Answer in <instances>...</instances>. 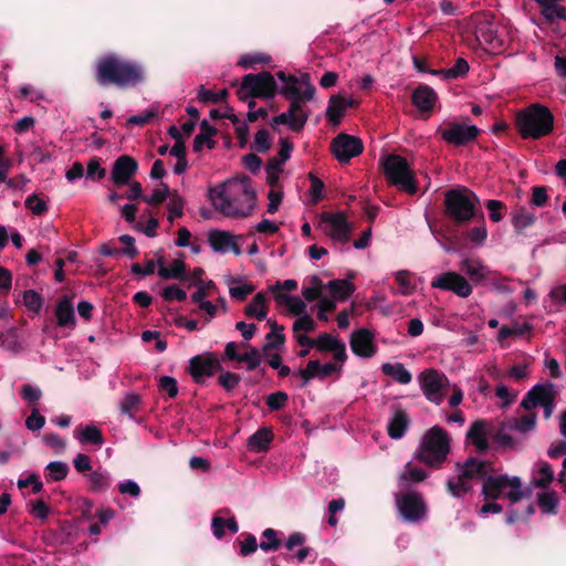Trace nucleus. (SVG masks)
I'll list each match as a JSON object with an SVG mask.
<instances>
[{
    "mask_svg": "<svg viewBox=\"0 0 566 566\" xmlns=\"http://www.w3.org/2000/svg\"><path fill=\"white\" fill-rule=\"evenodd\" d=\"M185 203V199L177 191H172L167 201L169 223H174L177 218L182 217Z\"/></svg>",
    "mask_w": 566,
    "mask_h": 566,
    "instance_id": "nucleus-35",
    "label": "nucleus"
},
{
    "mask_svg": "<svg viewBox=\"0 0 566 566\" xmlns=\"http://www.w3.org/2000/svg\"><path fill=\"white\" fill-rule=\"evenodd\" d=\"M308 363H315L317 366L313 369L316 378L323 379L332 374H340L343 366L337 363L321 364L318 360H310Z\"/></svg>",
    "mask_w": 566,
    "mask_h": 566,
    "instance_id": "nucleus-45",
    "label": "nucleus"
},
{
    "mask_svg": "<svg viewBox=\"0 0 566 566\" xmlns=\"http://www.w3.org/2000/svg\"><path fill=\"white\" fill-rule=\"evenodd\" d=\"M262 361L261 353L258 348L252 347L248 352L241 354L237 363L245 365L247 370H255Z\"/></svg>",
    "mask_w": 566,
    "mask_h": 566,
    "instance_id": "nucleus-44",
    "label": "nucleus"
},
{
    "mask_svg": "<svg viewBox=\"0 0 566 566\" xmlns=\"http://www.w3.org/2000/svg\"><path fill=\"white\" fill-rule=\"evenodd\" d=\"M284 335L282 328H279L274 323L272 331L266 335V344L263 346V352L266 353L271 348H279L284 344Z\"/></svg>",
    "mask_w": 566,
    "mask_h": 566,
    "instance_id": "nucleus-49",
    "label": "nucleus"
},
{
    "mask_svg": "<svg viewBox=\"0 0 566 566\" xmlns=\"http://www.w3.org/2000/svg\"><path fill=\"white\" fill-rule=\"evenodd\" d=\"M43 297L34 290H27L23 293V304L29 312L38 314L43 306Z\"/></svg>",
    "mask_w": 566,
    "mask_h": 566,
    "instance_id": "nucleus-41",
    "label": "nucleus"
},
{
    "mask_svg": "<svg viewBox=\"0 0 566 566\" xmlns=\"http://www.w3.org/2000/svg\"><path fill=\"white\" fill-rule=\"evenodd\" d=\"M363 149V143L358 137L344 133L337 135L332 143V151L342 164H346L352 158L360 155Z\"/></svg>",
    "mask_w": 566,
    "mask_h": 566,
    "instance_id": "nucleus-16",
    "label": "nucleus"
},
{
    "mask_svg": "<svg viewBox=\"0 0 566 566\" xmlns=\"http://www.w3.org/2000/svg\"><path fill=\"white\" fill-rule=\"evenodd\" d=\"M460 268L474 283H482L491 280V275L494 274V272L478 256H462Z\"/></svg>",
    "mask_w": 566,
    "mask_h": 566,
    "instance_id": "nucleus-18",
    "label": "nucleus"
},
{
    "mask_svg": "<svg viewBox=\"0 0 566 566\" xmlns=\"http://www.w3.org/2000/svg\"><path fill=\"white\" fill-rule=\"evenodd\" d=\"M24 203L25 207L35 216H42L48 211L46 202L36 195L29 196Z\"/></svg>",
    "mask_w": 566,
    "mask_h": 566,
    "instance_id": "nucleus-54",
    "label": "nucleus"
},
{
    "mask_svg": "<svg viewBox=\"0 0 566 566\" xmlns=\"http://www.w3.org/2000/svg\"><path fill=\"white\" fill-rule=\"evenodd\" d=\"M221 369V361L211 353L193 356L189 360V370L196 382H203Z\"/></svg>",
    "mask_w": 566,
    "mask_h": 566,
    "instance_id": "nucleus-15",
    "label": "nucleus"
},
{
    "mask_svg": "<svg viewBox=\"0 0 566 566\" xmlns=\"http://www.w3.org/2000/svg\"><path fill=\"white\" fill-rule=\"evenodd\" d=\"M516 127L523 138L539 139L554 128V116L548 107L532 104L516 114Z\"/></svg>",
    "mask_w": 566,
    "mask_h": 566,
    "instance_id": "nucleus-5",
    "label": "nucleus"
},
{
    "mask_svg": "<svg viewBox=\"0 0 566 566\" xmlns=\"http://www.w3.org/2000/svg\"><path fill=\"white\" fill-rule=\"evenodd\" d=\"M245 314L259 321H263L268 315L266 298L263 293H258L250 304L245 307Z\"/></svg>",
    "mask_w": 566,
    "mask_h": 566,
    "instance_id": "nucleus-33",
    "label": "nucleus"
},
{
    "mask_svg": "<svg viewBox=\"0 0 566 566\" xmlns=\"http://www.w3.org/2000/svg\"><path fill=\"white\" fill-rule=\"evenodd\" d=\"M396 506L402 518L416 523L424 518L427 506L420 493L401 490L395 494Z\"/></svg>",
    "mask_w": 566,
    "mask_h": 566,
    "instance_id": "nucleus-11",
    "label": "nucleus"
},
{
    "mask_svg": "<svg viewBox=\"0 0 566 566\" xmlns=\"http://www.w3.org/2000/svg\"><path fill=\"white\" fill-rule=\"evenodd\" d=\"M353 105L354 101L352 98H345L339 95L332 96L328 102L326 115L334 125H338L345 111Z\"/></svg>",
    "mask_w": 566,
    "mask_h": 566,
    "instance_id": "nucleus-23",
    "label": "nucleus"
},
{
    "mask_svg": "<svg viewBox=\"0 0 566 566\" xmlns=\"http://www.w3.org/2000/svg\"><path fill=\"white\" fill-rule=\"evenodd\" d=\"M54 314L56 317V324L60 327H74L75 326V314H74V307L72 304V301L70 297L64 296L63 298L59 300L55 308Z\"/></svg>",
    "mask_w": 566,
    "mask_h": 566,
    "instance_id": "nucleus-22",
    "label": "nucleus"
},
{
    "mask_svg": "<svg viewBox=\"0 0 566 566\" xmlns=\"http://www.w3.org/2000/svg\"><path fill=\"white\" fill-rule=\"evenodd\" d=\"M450 451V439L444 429L434 426L422 437L417 458L428 465H440Z\"/></svg>",
    "mask_w": 566,
    "mask_h": 566,
    "instance_id": "nucleus-6",
    "label": "nucleus"
},
{
    "mask_svg": "<svg viewBox=\"0 0 566 566\" xmlns=\"http://www.w3.org/2000/svg\"><path fill=\"white\" fill-rule=\"evenodd\" d=\"M476 39L481 43L488 44L492 50H496L501 46L502 42L499 39L496 31L492 23L485 21L480 23L475 29Z\"/></svg>",
    "mask_w": 566,
    "mask_h": 566,
    "instance_id": "nucleus-27",
    "label": "nucleus"
},
{
    "mask_svg": "<svg viewBox=\"0 0 566 566\" xmlns=\"http://www.w3.org/2000/svg\"><path fill=\"white\" fill-rule=\"evenodd\" d=\"M325 287L331 291L336 300H346L355 291V285L349 280H332Z\"/></svg>",
    "mask_w": 566,
    "mask_h": 566,
    "instance_id": "nucleus-31",
    "label": "nucleus"
},
{
    "mask_svg": "<svg viewBox=\"0 0 566 566\" xmlns=\"http://www.w3.org/2000/svg\"><path fill=\"white\" fill-rule=\"evenodd\" d=\"M489 463L470 458L458 468L457 476L448 480V490L453 496L461 497L472 490L475 482L482 481L485 501L507 499L511 504H515L525 496L526 492L518 476L493 475Z\"/></svg>",
    "mask_w": 566,
    "mask_h": 566,
    "instance_id": "nucleus-2",
    "label": "nucleus"
},
{
    "mask_svg": "<svg viewBox=\"0 0 566 566\" xmlns=\"http://www.w3.org/2000/svg\"><path fill=\"white\" fill-rule=\"evenodd\" d=\"M418 380L423 396L432 403L439 406L444 400V389L449 379L436 369H426L419 374Z\"/></svg>",
    "mask_w": 566,
    "mask_h": 566,
    "instance_id": "nucleus-12",
    "label": "nucleus"
},
{
    "mask_svg": "<svg viewBox=\"0 0 566 566\" xmlns=\"http://www.w3.org/2000/svg\"><path fill=\"white\" fill-rule=\"evenodd\" d=\"M145 80L142 65L108 55L102 59L97 66V82L102 86L115 84L118 87H129Z\"/></svg>",
    "mask_w": 566,
    "mask_h": 566,
    "instance_id": "nucleus-4",
    "label": "nucleus"
},
{
    "mask_svg": "<svg viewBox=\"0 0 566 566\" xmlns=\"http://www.w3.org/2000/svg\"><path fill=\"white\" fill-rule=\"evenodd\" d=\"M276 301L285 305L291 313L298 316L306 313V304L298 296L284 294L283 292H275Z\"/></svg>",
    "mask_w": 566,
    "mask_h": 566,
    "instance_id": "nucleus-32",
    "label": "nucleus"
},
{
    "mask_svg": "<svg viewBox=\"0 0 566 566\" xmlns=\"http://www.w3.org/2000/svg\"><path fill=\"white\" fill-rule=\"evenodd\" d=\"M426 476L427 473L422 469L412 465L411 462H408L399 475L398 486L401 490H408L411 483H419L423 481Z\"/></svg>",
    "mask_w": 566,
    "mask_h": 566,
    "instance_id": "nucleus-26",
    "label": "nucleus"
},
{
    "mask_svg": "<svg viewBox=\"0 0 566 566\" xmlns=\"http://www.w3.org/2000/svg\"><path fill=\"white\" fill-rule=\"evenodd\" d=\"M118 491L123 495H129L133 499L140 496V486L134 480H124L118 483Z\"/></svg>",
    "mask_w": 566,
    "mask_h": 566,
    "instance_id": "nucleus-56",
    "label": "nucleus"
},
{
    "mask_svg": "<svg viewBox=\"0 0 566 566\" xmlns=\"http://www.w3.org/2000/svg\"><path fill=\"white\" fill-rule=\"evenodd\" d=\"M535 221L534 213L530 212L526 209H521L515 212L513 216V227L516 231L521 232L525 230L526 228L531 227Z\"/></svg>",
    "mask_w": 566,
    "mask_h": 566,
    "instance_id": "nucleus-43",
    "label": "nucleus"
},
{
    "mask_svg": "<svg viewBox=\"0 0 566 566\" xmlns=\"http://www.w3.org/2000/svg\"><path fill=\"white\" fill-rule=\"evenodd\" d=\"M469 71V64L464 59H458L455 64L447 70H440V71H433L432 74L434 75H442L443 78L450 80V78H457L464 74H467Z\"/></svg>",
    "mask_w": 566,
    "mask_h": 566,
    "instance_id": "nucleus-39",
    "label": "nucleus"
},
{
    "mask_svg": "<svg viewBox=\"0 0 566 566\" xmlns=\"http://www.w3.org/2000/svg\"><path fill=\"white\" fill-rule=\"evenodd\" d=\"M158 387L160 390L166 391L170 398H174L178 394L177 381L174 377L161 376L158 380Z\"/></svg>",
    "mask_w": 566,
    "mask_h": 566,
    "instance_id": "nucleus-60",
    "label": "nucleus"
},
{
    "mask_svg": "<svg viewBox=\"0 0 566 566\" xmlns=\"http://www.w3.org/2000/svg\"><path fill=\"white\" fill-rule=\"evenodd\" d=\"M275 76L269 72L248 74L243 77L237 94L239 99H248L252 96L272 98L275 93H281L291 102L287 112L281 113L273 118L274 125H286L293 130L303 128L307 120V113L303 109V103L311 101L315 94V87L311 84L307 74L296 77L286 75L283 71Z\"/></svg>",
    "mask_w": 566,
    "mask_h": 566,
    "instance_id": "nucleus-1",
    "label": "nucleus"
},
{
    "mask_svg": "<svg viewBox=\"0 0 566 566\" xmlns=\"http://www.w3.org/2000/svg\"><path fill=\"white\" fill-rule=\"evenodd\" d=\"M558 505V497L555 492H542L538 494V506L545 514H555Z\"/></svg>",
    "mask_w": 566,
    "mask_h": 566,
    "instance_id": "nucleus-40",
    "label": "nucleus"
},
{
    "mask_svg": "<svg viewBox=\"0 0 566 566\" xmlns=\"http://www.w3.org/2000/svg\"><path fill=\"white\" fill-rule=\"evenodd\" d=\"M44 424L45 418L42 415H40L36 408H33L31 415L25 420V427L30 431H39L44 427Z\"/></svg>",
    "mask_w": 566,
    "mask_h": 566,
    "instance_id": "nucleus-58",
    "label": "nucleus"
},
{
    "mask_svg": "<svg viewBox=\"0 0 566 566\" xmlns=\"http://www.w3.org/2000/svg\"><path fill=\"white\" fill-rule=\"evenodd\" d=\"M46 470L49 471V479L52 481L64 480L70 471L69 465L62 461H51L46 465Z\"/></svg>",
    "mask_w": 566,
    "mask_h": 566,
    "instance_id": "nucleus-48",
    "label": "nucleus"
},
{
    "mask_svg": "<svg viewBox=\"0 0 566 566\" xmlns=\"http://www.w3.org/2000/svg\"><path fill=\"white\" fill-rule=\"evenodd\" d=\"M262 538L263 539L259 544V547L264 552L276 551L281 545V542L277 538V532L273 528L264 530Z\"/></svg>",
    "mask_w": 566,
    "mask_h": 566,
    "instance_id": "nucleus-47",
    "label": "nucleus"
},
{
    "mask_svg": "<svg viewBox=\"0 0 566 566\" xmlns=\"http://www.w3.org/2000/svg\"><path fill=\"white\" fill-rule=\"evenodd\" d=\"M430 286L432 289L452 292L462 298L469 297L473 291L470 282L463 275L454 271H447L437 275L431 281Z\"/></svg>",
    "mask_w": 566,
    "mask_h": 566,
    "instance_id": "nucleus-13",
    "label": "nucleus"
},
{
    "mask_svg": "<svg viewBox=\"0 0 566 566\" xmlns=\"http://www.w3.org/2000/svg\"><path fill=\"white\" fill-rule=\"evenodd\" d=\"M488 238V229L485 224H481L478 227L472 228L468 232V239L469 241L474 244L475 247H482Z\"/></svg>",
    "mask_w": 566,
    "mask_h": 566,
    "instance_id": "nucleus-55",
    "label": "nucleus"
},
{
    "mask_svg": "<svg viewBox=\"0 0 566 566\" xmlns=\"http://www.w3.org/2000/svg\"><path fill=\"white\" fill-rule=\"evenodd\" d=\"M138 165L129 156H120L113 165L112 180L116 186L126 185L137 171Z\"/></svg>",
    "mask_w": 566,
    "mask_h": 566,
    "instance_id": "nucleus-20",
    "label": "nucleus"
},
{
    "mask_svg": "<svg viewBox=\"0 0 566 566\" xmlns=\"http://www.w3.org/2000/svg\"><path fill=\"white\" fill-rule=\"evenodd\" d=\"M485 207L489 210L490 219L493 222H500L503 219L501 210L505 208V205L502 201L491 199L486 201Z\"/></svg>",
    "mask_w": 566,
    "mask_h": 566,
    "instance_id": "nucleus-64",
    "label": "nucleus"
},
{
    "mask_svg": "<svg viewBox=\"0 0 566 566\" xmlns=\"http://www.w3.org/2000/svg\"><path fill=\"white\" fill-rule=\"evenodd\" d=\"M338 339L332 334L323 333L315 339V347L321 352H329Z\"/></svg>",
    "mask_w": 566,
    "mask_h": 566,
    "instance_id": "nucleus-61",
    "label": "nucleus"
},
{
    "mask_svg": "<svg viewBox=\"0 0 566 566\" xmlns=\"http://www.w3.org/2000/svg\"><path fill=\"white\" fill-rule=\"evenodd\" d=\"M446 209L457 222H467L474 216L478 197L465 188L451 189L446 193Z\"/></svg>",
    "mask_w": 566,
    "mask_h": 566,
    "instance_id": "nucleus-8",
    "label": "nucleus"
},
{
    "mask_svg": "<svg viewBox=\"0 0 566 566\" xmlns=\"http://www.w3.org/2000/svg\"><path fill=\"white\" fill-rule=\"evenodd\" d=\"M381 371L401 385H407L412 379L411 373L401 363H385Z\"/></svg>",
    "mask_w": 566,
    "mask_h": 566,
    "instance_id": "nucleus-28",
    "label": "nucleus"
},
{
    "mask_svg": "<svg viewBox=\"0 0 566 566\" xmlns=\"http://www.w3.org/2000/svg\"><path fill=\"white\" fill-rule=\"evenodd\" d=\"M349 345L352 352L360 358H371L378 350L375 334L368 328L354 331L349 338Z\"/></svg>",
    "mask_w": 566,
    "mask_h": 566,
    "instance_id": "nucleus-17",
    "label": "nucleus"
},
{
    "mask_svg": "<svg viewBox=\"0 0 566 566\" xmlns=\"http://www.w3.org/2000/svg\"><path fill=\"white\" fill-rule=\"evenodd\" d=\"M209 243L211 249L218 253L233 252L235 255L241 253L237 238L223 230L211 231L209 233Z\"/></svg>",
    "mask_w": 566,
    "mask_h": 566,
    "instance_id": "nucleus-19",
    "label": "nucleus"
},
{
    "mask_svg": "<svg viewBox=\"0 0 566 566\" xmlns=\"http://www.w3.org/2000/svg\"><path fill=\"white\" fill-rule=\"evenodd\" d=\"M410 273L406 270H400L395 273V280L399 285L398 293L401 295H410L412 294L415 286L411 283Z\"/></svg>",
    "mask_w": 566,
    "mask_h": 566,
    "instance_id": "nucleus-51",
    "label": "nucleus"
},
{
    "mask_svg": "<svg viewBox=\"0 0 566 566\" xmlns=\"http://www.w3.org/2000/svg\"><path fill=\"white\" fill-rule=\"evenodd\" d=\"M315 328H316V323L313 319V317L307 313L298 315L296 321L293 324V331L295 334H297L300 332H305V333L312 332Z\"/></svg>",
    "mask_w": 566,
    "mask_h": 566,
    "instance_id": "nucleus-52",
    "label": "nucleus"
},
{
    "mask_svg": "<svg viewBox=\"0 0 566 566\" xmlns=\"http://www.w3.org/2000/svg\"><path fill=\"white\" fill-rule=\"evenodd\" d=\"M171 193L172 191L170 190L169 186L165 182H161L156 189L153 190L151 195L144 197V201L149 205H159L166 199L168 200Z\"/></svg>",
    "mask_w": 566,
    "mask_h": 566,
    "instance_id": "nucleus-46",
    "label": "nucleus"
},
{
    "mask_svg": "<svg viewBox=\"0 0 566 566\" xmlns=\"http://www.w3.org/2000/svg\"><path fill=\"white\" fill-rule=\"evenodd\" d=\"M253 286L248 283H241L239 285H232L229 287V294L232 298L242 301L244 300L249 294L253 292Z\"/></svg>",
    "mask_w": 566,
    "mask_h": 566,
    "instance_id": "nucleus-63",
    "label": "nucleus"
},
{
    "mask_svg": "<svg viewBox=\"0 0 566 566\" xmlns=\"http://www.w3.org/2000/svg\"><path fill=\"white\" fill-rule=\"evenodd\" d=\"M196 292L191 295V301L193 303L201 302L207 300L208 296H210L213 291L217 289L213 281H202L199 280L196 284Z\"/></svg>",
    "mask_w": 566,
    "mask_h": 566,
    "instance_id": "nucleus-42",
    "label": "nucleus"
},
{
    "mask_svg": "<svg viewBox=\"0 0 566 566\" xmlns=\"http://www.w3.org/2000/svg\"><path fill=\"white\" fill-rule=\"evenodd\" d=\"M318 228L333 241L345 243L353 230L345 212H322L318 217Z\"/></svg>",
    "mask_w": 566,
    "mask_h": 566,
    "instance_id": "nucleus-10",
    "label": "nucleus"
},
{
    "mask_svg": "<svg viewBox=\"0 0 566 566\" xmlns=\"http://www.w3.org/2000/svg\"><path fill=\"white\" fill-rule=\"evenodd\" d=\"M186 272V266L182 260L176 259L168 266L164 265L163 259L158 260V276L165 280L182 279Z\"/></svg>",
    "mask_w": 566,
    "mask_h": 566,
    "instance_id": "nucleus-30",
    "label": "nucleus"
},
{
    "mask_svg": "<svg viewBox=\"0 0 566 566\" xmlns=\"http://www.w3.org/2000/svg\"><path fill=\"white\" fill-rule=\"evenodd\" d=\"M209 199L218 212L230 218H244L256 203L255 190L249 178H231L209 189Z\"/></svg>",
    "mask_w": 566,
    "mask_h": 566,
    "instance_id": "nucleus-3",
    "label": "nucleus"
},
{
    "mask_svg": "<svg viewBox=\"0 0 566 566\" xmlns=\"http://www.w3.org/2000/svg\"><path fill=\"white\" fill-rule=\"evenodd\" d=\"M548 297L554 305L566 307V283L554 286Z\"/></svg>",
    "mask_w": 566,
    "mask_h": 566,
    "instance_id": "nucleus-59",
    "label": "nucleus"
},
{
    "mask_svg": "<svg viewBox=\"0 0 566 566\" xmlns=\"http://www.w3.org/2000/svg\"><path fill=\"white\" fill-rule=\"evenodd\" d=\"M542 8V14L548 22H555L557 20H566V9L554 2L539 4Z\"/></svg>",
    "mask_w": 566,
    "mask_h": 566,
    "instance_id": "nucleus-37",
    "label": "nucleus"
},
{
    "mask_svg": "<svg viewBox=\"0 0 566 566\" xmlns=\"http://www.w3.org/2000/svg\"><path fill=\"white\" fill-rule=\"evenodd\" d=\"M411 101L417 109L430 112L437 102V94L430 86L420 85L412 92Z\"/></svg>",
    "mask_w": 566,
    "mask_h": 566,
    "instance_id": "nucleus-21",
    "label": "nucleus"
},
{
    "mask_svg": "<svg viewBox=\"0 0 566 566\" xmlns=\"http://www.w3.org/2000/svg\"><path fill=\"white\" fill-rule=\"evenodd\" d=\"M438 133L447 144L462 146L476 138L479 128L475 125L452 122L446 127H439Z\"/></svg>",
    "mask_w": 566,
    "mask_h": 566,
    "instance_id": "nucleus-14",
    "label": "nucleus"
},
{
    "mask_svg": "<svg viewBox=\"0 0 566 566\" xmlns=\"http://www.w3.org/2000/svg\"><path fill=\"white\" fill-rule=\"evenodd\" d=\"M140 403V397L136 394H127L122 403L120 411L127 415L130 419H134L133 410Z\"/></svg>",
    "mask_w": 566,
    "mask_h": 566,
    "instance_id": "nucleus-57",
    "label": "nucleus"
},
{
    "mask_svg": "<svg viewBox=\"0 0 566 566\" xmlns=\"http://www.w3.org/2000/svg\"><path fill=\"white\" fill-rule=\"evenodd\" d=\"M30 506V514L39 518L41 521H44L48 518L49 515V506L44 503L42 500H35L29 504Z\"/></svg>",
    "mask_w": 566,
    "mask_h": 566,
    "instance_id": "nucleus-62",
    "label": "nucleus"
},
{
    "mask_svg": "<svg viewBox=\"0 0 566 566\" xmlns=\"http://www.w3.org/2000/svg\"><path fill=\"white\" fill-rule=\"evenodd\" d=\"M273 440V433L268 428H261L248 440V448L253 452L265 451Z\"/></svg>",
    "mask_w": 566,
    "mask_h": 566,
    "instance_id": "nucleus-29",
    "label": "nucleus"
},
{
    "mask_svg": "<svg viewBox=\"0 0 566 566\" xmlns=\"http://www.w3.org/2000/svg\"><path fill=\"white\" fill-rule=\"evenodd\" d=\"M467 438L478 451H484L489 447L485 422L474 421L467 433Z\"/></svg>",
    "mask_w": 566,
    "mask_h": 566,
    "instance_id": "nucleus-25",
    "label": "nucleus"
},
{
    "mask_svg": "<svg viewBox=\"0 0 566 566\" xmlns=\"http://www.w3.org/2000/svg\"><path fill=\"white\" fill-rule=\"evenodd\" d=\"M556 395L557 388L554 384H538L526 394L521 405L525 410L542 407L544 409V417L548 419L555 409Z\"/></svg>",
    "mask_w": 566,
    "mask_h": 566,
    "instance_id": "nucleus-9",
    "label": "nucleus"
},
{
    "mask_svg": "<svg viewBox=\"0 0 566 566\" xmlns=\"http://www.w3.org/2000/svg\"><path fill=\"white\" fill-rule=\"evenodd\" d=\"M384 170L388 181L400 190L415 195L418 190L415 174L407 160L399 155H389L384 163Z\"/></svg>",
    "mask_w": 566,
    "mask_h": 566,
    "instance_id": "nucleus-7",
    "label": "nucleus"
},
{
    "mask_svg": "<svg viewBox=\"0 0 566 566\" xmlns=\"http://www.w3.org/2000/svg\"><path fill=\"white\" fill-rule=\"evenodd\" d=\"M17 484L20 490H23L31 485L33 494L40 493L43 489V483L40 480L39 475L35 473H31L25 478H20Z\"/></svg>",
    "mask_w": 566,
    "mask_h": 566,
    "instance_id": "nucleus-53",
    "label": "nucleus"
},
{
    "mask_svg": "<svg viewBox=\"0 0 566 566\" xmlns=\"http://www.w3.org/2000/svg\"><path fill=\"white\" fill-rule=\"evenodd\" d=\"M272 144L270 133L266 129H260L256 132L252 145V149L256 153H266Z\"/></svg>",
    "mask_w": 566,
    "mask_h": 566,
    "instance_id": "nucleus-50",
    "label": "nucleus"
},
{
    "mask_svg": "<svg viewBox=\"0 0 566 566\" xmlns=\"http://www.w3.org/2000/svg\"><path fill=\"white\" fill-rule=\"evenodd\" d=\"M74 438L82 443H91L101 447L104 443L102 431L96 426H78L75 428Z\"/></svg>",
    "mask_w": 566,
    "mask_h": 566,
    "instance_id": "nucleus-24",
    "label": "nucleus"
},
{
    "mask_svg": "<svg viewBox=\"0 0 566 566\" xmlns=\"http://www.w3.org/2000/svg\"><path fill=\"white\" fill-rule=\"evenodd\" d=\"M408 427V418L403 412H397L388 422V434L392 439H400Z\"/></svg>",
    "mask_w": 566,
    "mask_h": 566,
    "instance_id": "nucleus-36",
    "label": "nucleus"
},
{
    "mask_svg": "<svg viewBox=\"0 0 566 566\" xmlns=\"http://www.w3.org/2000/svg\"><path fill=\"white\" fill-rule=\"evenodd\" d=\"M554 479V472L548 463L542 462L537 464V469L533 475V482L536 486H546Z\"/></svg>",
    "mask_w": 566,
    "mask_h": 566,
    "instance_id": "nucleus-38",
    "label": "nucleus"
},
{
    "mask_svg": "<svg viewBox=\"0 0 566 566\" xmlns=\"http://www.w3.org/2000/svg\"><path fill=\"white\" fill-rule=\"evenodd\" d=\"M91 489L94 492H106L112 482L111 474L107 470H95L88 475Z\"/></svg>",
    "mask_w": 566,
    "mask_h": 566,
    "instance_id": "nucleus-34",
    "label": "nucleus"
}]
</instances>
